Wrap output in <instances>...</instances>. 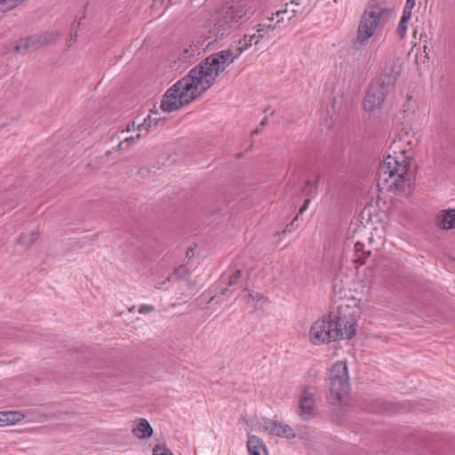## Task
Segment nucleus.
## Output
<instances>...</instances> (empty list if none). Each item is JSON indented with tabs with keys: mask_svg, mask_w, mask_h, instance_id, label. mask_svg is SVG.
<instances>
[{
	"mask_svg": "<svg viewBox=\"0 0 455 455\" xmlns=\"http://www.w3.org/2000/svg\"><path fill=\"white\" fill-rule=\"evenodd\" d=\"M299 1H300V0H291V4H293L299 5Z\"/></svg>",
	"mask_w": 455,
	"mask_h": 455,
	"instance_id": "4c0bfd02",
	"label": "nucleus"
},
{
	"mask_svg": "<svg viewBox=\"0 0 455 455\" xmlns=\"http://www.w3.org/2000/svg\"><path fill=\"white\" fill-rule=\"evenodd\" d=\"M387 9L379 5H370L364 10L357 28L354 44L363 46L368 44L369 39L375 34Z\"/></svg>",
	"mask_w": 455,
	"mask_h": 455,
	"instance_id": "39448f33",
	"label": "nucleus"
},
{
	"mask_svg": "<svg viewBox=\"0 0 455 455\" xmlns=\"http://www.w3.org/2000/svg\"><path fill=\"white\" fill-rule=\"evenodd\" d=\"M276 29V25H272V24H264V23H260V24H258L254 28V34L256 36H261V39L264 38V36L270 31V30H275Z\"/></svg>",
	"mask_w": 455,
	"mask_h": 455,
	"instance_id": "412c9836",
	"label": "nucleus"
},
{
	"mask_svg": "<svg viewBox=\"0 0 455 455\" xmlns=\"http://www.w3.org/2000/svg\"><path fill=\"white\" fill-rule=\"evenodd\" d=\"M24 0H0V12H8L15 8Z\"/></svg>",
	"mask_w": 455,
	"mask_h": 455,
	"instance_id": "5701e85b",
	"label": "nucleus"
},
{
	"mask_svg": "<svg viewBox=\"0 0 455 455\" xmlns=\"http://www.w3.org/2000/svg\"><path fill=\"white\" fill-rule=\"evenodd\" d=\"M139 174H140V175H141V176H143V174H142V170L139 171Z\"/></svg>",
	"mask_w": 455,
	"mask_h": 455,
	"instance_id": "ea45409f",
	"label": "nucleus"
},
{
	"mask_svg": "<svg viewBox=\"0 0 455 455\" xmlns=\"http://www.w3.org/2000/svg\"><path fill=\"white\" fill-rule=\"evenodd\" d=\"M389 92L390 90H387L380 82L372 81L364 98V109L372 112L380 108Z\"/></svg>",
	"mask_w": 455,
	"mask_h": 455,
	"instance_id": "6e6552de",
	"label": "nucleus"
},
{
	"mask_svg": "<svg viewBox=\"0 0 455 455\" xmlns=\"http://www.w3.org/2000/svg\"><path fill=\"white\" fill-rule=\"evenodd\" d=\"M39 237V233L36 230L30 231L28 234H23L20 237V243L24 246H30L34 242H36Z\"/></svg>",
	"mask_w": 455,
	"mask_h": 455,
	"instance_id": "aec40b11",
	"label": "nucleus"
},
{
	"mask_svg": "<svg viewBox=\"0 0 455 455\" xmlns=\"http://www.w3.org/2000/svg\"><path fill=\"white\" fill-rule=\"evenodd\" d=\"M132 130H135V124L133 123L132 125H128L126 128L127 132H131Z\"/></svg>",
	"mask_w": 455,
	"mask_h": 455,
	"instance_id": "e433bc0d",
	"label": "nucleus"
},
{
	"mask_svg": "<svg viewBox=\"0 0 455 455\" xmlns=\"http://www.w3.org/2000/svg\"><path fill=\"white\" fill-rule=\"evenodd\" d=\"M234 62L230 52L227 50L220 51L207 57L201 64V92L209 89L219 75L227 67Z\"/></svg>",
	"mask_w": 455,
	"mask_h": 455,
	"instance_id": "20e7f679",
	"label": "nucleus"
},
{
	"mask_svg": "<svg viewBox=\"0 0 455 455\" xmlns=\"http://www.w3.org/2000/svg\"><path fill=\"white\" fill-rule=\"evenodd\" d=\"M262 427L271 435L286 439H293L296 437L294 430L289 425L283 424L276 420L266 419L262 422Z\"/></svg>",
	"mask_w": 455,
	"mask_h": 455,
	"instance_id": "f8f14e48",
	"label": "nucleus"
},
{
	"mask_svg": "<svg viewBox=\"0 0 455 455\" xmlns=\"http://www.w3.org/2000/svg\"><path fill=\"white\" fill-rule=\"evenodd\" d=\"M409 20H403L401 18L398 26H397V33L398 35L403 38L406 35L407 28H408Z\"/></svg>",
	"mask_w": 455,
	"mask_h": 455,
	"instance_id": "cd10ccee",
	"label": "nucleus"
},
{
	"mask_svg": "<svg viewBox=\"0 0 455 455\" xmlns=\"http://www.w3.org/2000/svg\"><path fill=\"white\" fill-rule=\"evenodd\" d=\"M409 165L403 150L387 156L379 167L378 186L381 189L411 193L412 181L408 173Z\"/></svg>",
	"mask_w": 455,
	"mask_h": 455,
	"instance_id": "f03ea898",
	"label": "nucleus"
},
{
	"mask_svg": "<svg viewBox=\"0 0 455 455\" xmlns=\"http://www.w3.org/2000/svg\"><path fill=\"white\" fill-rule=\"evenodd\" d=\"M250 10L245 0H236L226 7L221 18L215 24L216 36L230 31V29L244 18Z\"/></svg>",
	"mask_w": 455,
	"mask_h": 455,
	"instance_id": "0eeeda50",
	"label": "nucleus"
},
{
	"mask_svg": "<svg viewBox=\"0 0 455 455\" xmlns=\"http://www.w3.org/2000/svg\"><path fill=\"white\" fill-rule=\"evenodd\" d=\"M246 448L249 455H268L267 448L261 438L257 435H247Z\"/></svg>",
	"mask_w": 455,
	"mask_h": 455,
	"instance_id": "2eb2a0df",
	"label": "nucleus"
},
{
	"mask_svg": "<svg viewBox=\"0 0 455 455\" xmlns=\"http://www.w3.org/2000/svg\"><path fill=\"white\" fill-rule=\"evenodd\" d=\"M261 40V36H256L254 33H248L238 41L237 46L234 49H228L232 59L236 60L244 51L248 50L253 44H258Z\"/></svg>",
	"mask_w": 455,
	"mask_h": 455,
	"instance_id": "ddd939ff",
	"label": "nucleus"
},
{
	"mask_svg": "<svg viewBox=\"0 0 455 455\" xmlns=\"http://www.w3.org/2000/svg\"><path fill=\"white\" fill-rule=\"evenodd\" d=\"M259 132V128H257V129H255L254 131H252L251 134H252V135H256V134H258Z\"/></svg>",
	"mask_w": 455,
	"mask_h": 455,
	"instance_id": "58836bf2",
	"label": "nucleus"
},
{
	"mask_svg": "<svg viewBox=\"0 0 455 455\" xmlns=\"http://www.w3.org/2000/svg\"><path fill=\"white\" fill-rule=\"evenodd\" d=\"M354 246H355V253L358 255V259H362V256H363V254L370 255V253H371V252H370V251H366L364 250L365 245H364V243H362V242H360V241H356V242L355 243V245H354Z\"/></svg>",
	"mask_w": 455,
	"mask_h": 455,
	"instance_id": "bb28decb",
	"label": "nucleus"
},
{
	"mask_svg": "<svg viewBox=\"0 0 455 455\" xmlns=\"http://www.w3.org/2000/svg\"><path fill=\"white\" fill-rule=\"evenodd\" d=\"M268 112V108L264 110V113Z\"/></svg>",
	"mask_w": 455,
	"mask_h": 455,
	"instance_id": "a19ab883",
	"label": "nucleus"
},
{
	"mask_svg": "<svg viewBox=\"0 0 455 455\" xmlns=\"http://www.w3.org/2000/svg\"><path fill=\"white\" fill-rule=\"evenodd\" d=\"M336 311L316 319L308 331L309 341L315 346L334 340L351 339L355 334L354 311L346 300L335 302Z\"/></svg>",
	"mask_w": 455,
	"mask_h": 455,
	"instance_id": "f257e3e1",
	"label": "nucleus"
},
{
	"mask_svg": "<svg viewBox=\"0 0 455 455\" xmlns=\"http://www.w3.org/2000/svg\"><path fill=\"white\" fill-rule=\"evenodd\" d=\"M23 412H32V414L28 415V416H26L25 419H28V422H30V423H40V422H44L45 420V415H44L43 413L39 412L38 411H36V410H26L24 411Z\"/></svg>",
	"mask_w": 455,
	"mask_h": 455,
	"instance_id": "4be33fe9",
	"label": "nucleus"
},
{
	"mask_svg": "<svg viewBox=\"0 0 455 455\" xmlns=\"http://www.w3.org/2000/svg\"><path fill=\"white\" fill-rule=\"evenodd\" d=\"M268 123V119H267V116H265L261 122H260V126H265Z\"/></svg>",
	"mask_w": 455,
	"mask_h": 455,
	"instance_id": "c9c22d12",
	"label": "nucleus"
},
{
	"mask_svg": "<svg viewBox=\"0 0 455 455\" xmlns=\"http://www.w3.org/2000/svg\"><path fill=\"white\" fill-rule=\"evenodd\" d=\"M55 38L54 33L33 35L27 38H21L13 44L14 51L24 54L29 51L36 50Z\"/></svg>",
	"mask_w": 455,
	"mask_h": 455,
	"instance_id": "1a4fd4ad",
	"label": "nucleus"
},
{
	"mask_svg": "<svg viewBox=\"0 0 455 455\" xmlns=\"http://www.w3.org/2000/svg\"><path fill=\"white\" fill-rule=\"evenodd\" d=\"M153 455H174L165 445L157 444L153 449Z\"/></svg>",
	"mask_w": 455,
	"mask_h": 455,
	"instance_id": "a878e982",
	"label": "nucleus"
},
{
	"mask_svg": "<svg viewBox=\"0 0 455 455\" xmlns=\"http://www.w3.org/2000/svg\"><path fill=\"white\" fill-rule=\"evenodd\" d=\"M436 225L442 229L455 228V209L441 211L436 216Z\"/></svg>",
	"mask_w": 455,
	"mask_h": 455,
	"instance_id": "dca6fc26",
	"label": "nucleus"
},
{
	"mask_svg": "<svg viewBox=\"0 0 455 455\" xmlns=\"http://www.w3.org/2000/svg\"><path fill=\"white\" fill-rule=\"evenodd\" d=\"M199 68L195 67L189 74L170 87L163 96L161 109L173 112L193 100L198 92Z\"/></svg>",
	"mask_w": 455,
	"mask_h": 455,
	"instance_id": "7ed1b4c3",
	"label": "nucleus"
},
{
	"mask_svg": "<svg viewBox=\"0 0 455 455\" xmlns=\"http://www.w3.org/2000/svg\"><path fill=\"white\" fill-rule=\"evenodd\" d=\"M168 281H169V279H168V278H166V279H164L163 282H158V283H156L155 284V287H156V289H162V288L164 287V283H165L166 282H168Z\"/></svg>",
	"mask_w": 455,
	"mask_h": 455,
	"instance_id": "72a5a7b5",
	"label": "nucleus"
},
{
	"mask_svg": "<svg viewBox=\"0 0 455 455\" xmlns=\"http://www.w3.org/2000/svg\"><path fill=\"white\" fill-rule=\"evenodd\" d=\"M401 72V65L397 61L387 62L380 76L375 79V82H380L387 90L395 86L397 77Z\"/></svg>",
	"mask_w": 455,
	"mask_h": 455,
	"instance_id": "9b49d317",
	"label": "nucleus"
},
{
	"mask_svg": "<svg viewBox=\"0 0 455 455\" xmlns=\"http://www.w3.org/2000/svg\"><path fill=\"white\" fill-rule=\"evenodd\" d=\"M288 12L287 9L279 10L275 13H273L271 17H268L267 20L272 21L274 20L275 17L277 19L276 23V28L279 27L280 24L283 23L285 18L284 15Z\"/></svg>",
	"mask_w": 455,
	"mask_h": 455,
	"instance_id": "393cba45",
	"label": "nucleus"
},
{
	"mask_svg": "<svg viewBox=\"0 0 455 455\" xmlns=\"http://www.w3.org/2000/svg\"><path fill=\"white\" fill-rule=\"evenodd\" d=\"M139 138H137V135L135 137L133 136H131V137H127V138H124L119 144H118V148L121 149V150H125L127 149V148L131 145V144H133Z\"/></svg>",
	"mask_w": 455,
	"mask_h": 455,
	"instance_id": "c85d7f7f",
	"label": "nucleus"
},
{
	"mask_svg": "<svg viewBox=\"0 0 455 455\" xmlns=\"http://www.w3.org/2000/svg\"><path fill=\"white\" fill-rule=\"evenodd\" d=\"M299 416L302 420L310 419L315 414V392L310 388H304L299 397Z\"/></svg>",
	"mask_w": 455,
	"mask_h": 455,
	"instance_id": "9d476101",
	"label": "nucleus"
},
{
	"mask_svg": "<svg viewBox=\"0 0 455 455\" xmlns=\"http://www.w3.org/2000/svg\"><path fill=\"white\" fill-rule=\"evenodd\" d=\"M245 296L247 302L256 309L262 307L267 302V299L259 292L247 291Z\"/></svg>",
	"mask_w": 455,
	"mask_h": 455,
	"instance_id": "a211bd4d",
	"label": "nucleus"
},
{
	"mask_svg": "<svg viewBox=\"0 0 455 455\" xmlns=\"http://www.w3.org/2000/svg\"><path fill=\"white\" fill-rule=\"evenodd\" d=\"M158 118L156 116H153L149 115L148 118L144 119L143 123L137 126L138 133L137 138H141L145 136L148 131V129L153 125H156L158 123Z\"/></svg>",
	"mask_w": 455,
	"mask_h": 455,
	"instance_id": "6ab92c4d",
	"label": "nucleus"
},
{
	"mask_svg": "<svg viewBox=\"0 0 455 455\" xmlns=\"http://www.w3.org/2000/svg\"><path fill=\"white\" fill-rule=\"evenodd\" d=\"M241 276H242L241 270L237 269L235 272H233L232 274H230L228 276H227V277L223 276V280L228 281V286H233V285H235L238 283V281L241 278Z\"/></svg>",
	"mask_w": 455,
	"mask_h": 455,
	"instance_id": "b1692460",
	"label": "nucleus"
},
{
	"mask_svg": "<svg viewBox=\"0 0 455 455\" xmlns=\"http://www.w3.org/2000/svg\"><path fill=\"white\" fill-rule=\"evenodd\" d=\"M415 2L416 0H406V3H405V8L407 9H413V7L415 6Z\"/></svg>",
	"mask_w": 455,
	"mask_h": 455,
	"instance_id": "473e14b6",
	"label": "nucleus"
},
{
	"mask_svg": "<svg viewBox=\"0 0 455 455\" xmlns=\"http://www.w3.org/2000/svg\"><path fill=\"white\" fill-rule=\"evenodd\" d=\"M154 310V307L151 306V305H142L140 309H139V313L140 314H148V313H150Z\"/></svg>",
	"mask_w": 455,
	"mask_h": 455,
	"instance_id": "7c9ffc66",
	"label": "nucleus"
},
{
	"mask_svg": "<svg viewBox=\"0 0 455 455\" xmlns=\"http://www.w3.org/2000/svg\"><path fill=\"white\" fill-rule=\"evenodd\" d=\"M32 412H22L21 411H0V427L16 425L23 420L26 416Z\"/></svg>",
	"mask_w": 455,
	"mask_h": 455,
	"instance_id": "4468645a",
	"label": "nucleus"
},
{
	"mask_svg": "<svg viewBox=\"0 0 455 455\" xmlns=\"http://www.w3.org/2000/svg\"><path fill=\"white\" fill-rule=\"evenodd\" d=\"M329 387L332 402L341 403L349 392V378L347 364L335 363L329 372Z\"/></svg>",
	"mask_w": 455,
	"mask_h": 455,
	"instance_id": "423d86ee",
	"label": "nucleus"
},
{
	"mask_svg": "<svg viewBox=\"0 0 455 455\" xmlns=\"http://www.w3.org/2000/svg\"><path fill=\"white\" fill-rule=\"evenodd\" d=\"M307 2H310L311 0H307Z\"/></svg>",
	"mask_w": 455,
	"mask_h": 455,
	"instance_id": "37998d69",
	"label": "nucleus"
},
{
	"mask_svg": "<svg viewBox=\"0 0 455 455\" xmlns=\"http://www.w3.org/2000/svg\"><path fill=\"white\" fill-rule=\"evenodd\" d=\"M411 13H412V10L411 9H407V8H403V14H402V17L403 20H411Z\"/></svg>",
	"mask_w": 455,
	"mask_h": 455,
	"instance_id": "2f4dec72",
	"label": "nucleus"
},
{
	"mask_svg": "<svg viewBox=\"0 0 455 455\" xmlns=\"http://www.w3.org/2000/svg\"><path fill=\"white\" fill-rule=\"evenodd\" d=\"M196 51V45H195L194 47L193 46H190L189 49H185L183 53H182V56H181V60L182 61L184 62H189L190 61V57L192 54H190V52H194Z\"/></svg>",
	"mask_w": 455,
	"mask_h": 455,
	"instance_id": "c756f323",
	"label": "nucleus"
},
{
	"mask_svg": "<svg viewBox=\"0 0 455 455\" xmlns=\"http://www.w3.org/2000/svg\"><path fill=\"white\" fill-rule=\"evenodd\" d=\"M69 40H73V36L71 35L70 37H69Z\"/></svg>",
	"mask_w": 455,
	"mask_h": 455,
	"instance_id": "79ce46f5",
	"label": "nucleus"
},
{
	"mask_svg": "<svg viewBox=\"0 0 455 455\" xmlns=\"http://www.w3.org/2000/svg\"><path fill=\"white\" fill-rule=\"evenodd\" d=\"M308 204H309V199H307L305 202H304V204L301 206L300 210H299V213L302 214L303 212H305L308 206Z\"/></svg>",
	"mask_w": 455,
	"mask_h": 455,
	"instance_id": "f704fd0d",
	"label": "nucleus"
},
{
	"mask_svg": "<svg viewBox=\"0 0 455 455\" xmlns=\"http://www.w3.org/2000/svg\"><path fill=\"white\" fill-rule=\"evenodd\" d=\"M132 433L140 439H146L153 435V428L147 419H139L133 422Z\"/></svg>",
	"mask_w": 455,
	"mask_h": 455,
	"instance_id": "f3484780",
	"label": "nucleus"
}]
</instances>
